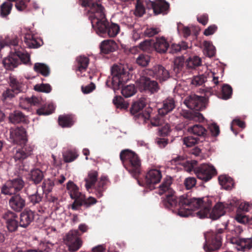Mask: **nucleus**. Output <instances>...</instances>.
I'll return each instance as SVG.
<instances>
[{
    "label": "nucleus",
    "mask_w": 252,
    "mask_h": 252,
    "mask_svg": "<svg viewBox=\"0 0 252 252\" xmlns=\"http://www.w3.org/2000/svg\"><path fill=\"white\" fill-rule=\"evenodd\" d=\"M172 183L171 177H166L163 179L159 187V194L165 193V197L162 198V203L165 208L168 209H175L178 211V214L183 217H187L192 215L193 209L199 208L195 213L196 216L200 219L209 218L216 220L223 216L225 210L232 211L238 205V202L232 200L227 203L219 202L212 208V201L208 198H191L187 194H184L177 197L175 192L171 188Z\"/></svg>",
    "instance_id": "1"
},
{
    "label": "nucleus",
    "mask_w": 252,
    "mask_h": 252,
    "mask_svg": "<svg viewBox=\"0 0 252 252\" xmlns=\"http://www.w3.org/2000/svg\"><path fill=\"white\" fill-rule=\"evenodd\" d=\"M25 186L21 177L7 181L1 187V193L10 196L8 200L10 207L14 211L21 212L26 206V199L18 192Z\"/></svg>",
    "instance_id": "2"
},
{
    "label": "nucleus",
    "mask_w": 252,
    "mask_h": 252,
    "mask_svg": "<svg viewBox=\"0 0 252 252\" xmlns=\"http://www.w3.org/2000/svg\"><path fill=\"white\" fill-rule=\"evenodd\" d=\"M95 6V8L98 9V11L91 13L89 16L92 27L96 33L100 36L103 37L107 36L110 37L116 36L120 31L118 25L109 23L106 18L103 7H99L98 5ZM93 8L95 9V7Z\"/></svg>",
    "instance_id": "3"
},
{
    "label": "nucleus",
    "mask_w": 252,
    "mask_h": 252,
    "mask_svg": "<svg viewBox=\"0 0 252 252\" xmlns=\"http://www.w3.org/2000/svg\"><path fill=\"white\" fill-rule=\"evenodd\" d=\"M120 158L126 169L137 180L141 173V161L137 154L125 149L121 152Z\"/></svg>",
    "instance_id": "4"
},
{
    "label": "nucleus",
    "mask_w": 252,
    "mask_h": 252,
    "mask_svg": "<svg viewBox=\"0 0 252 252\" xmlns=\"http://www.w3.org/2000/svg\"><path fill=\"white\" fill-rule=\"evenodd\" d=\"M128 80V72L122 65H114L111 68V77H109L106 85L114 91L120 89Z\"/></svg>",
    "instance_id": "5"
},
{
    "label": "nucleus",
    "mask_w": 252,
    "mask_h": 252,
    "mask_svg": "<svg viewBox=\"0 0 252 252\" xmlns=\"http://www.w3.org/2000/svg\"><path fill=\"white\" fill-rule=\"evenodd\" d=\"M224 229L220 228L216 231H209L204 234L205 244L204 249L207 252L218 250L222 244V234Z\"/></svg>",
    "instance_id": "6"
},
{
    "label": "nucleus",
    "mask_w": 252,
    "mask_h": 252,
    "mask_svg": "<svg viewBox=\"0 0 252 252\" xmlns=\"http://www.w3.org/2000/svg\"><path fill=\"white\" fill-rule=\"evenodd\" d=\"M174 98L169 97L163 101L162 107L158 109V114L151 120L153 126H160L164 123L163 116L171 112L175 107Z\"/></svg>",
    "instance_id": "7"
},
{
    "label": "nucleus",
    "mask_w": 252,
    "mask_h": 252,
    "mask_svg": "<svg viewBox=\"0 0 252 252\" xmlns=\"http://www.w3.org/2000/svg\"><path fill=\"white\" fill-rule=\"evenodd\" d=\"M81 236V233L78 230H70L66 233L64 241L70 252H76L81 247L83 242Z\"/></svg>",
    "instance_id": "8"
},
{
    "label": "nucleus",
    "mask_w": 252,
    "mask_h": 252,
    "mask_svg": "<svg viewBox=\"0 0 252 252\" xmlns=\"http://www.w3.org/2000/svg\"><path fill=\"white\" fill-rule=\"evenodd\" d=\"M194 173L198 179L207 182L217 174V171L214 166L202 164L196 167L194 170Z\"/></svg>",
    "instance_id": "9"
},
{
    "label": "nucleus",
    "mask_w": 252,
    "mask_h": 252,
    "mask_svg": "<svg viewBox=\"0 0 252 252\" xmlns=\"http://www.w3.org/2000/svg\"><path fill=\"white\" fill-rule=\"evenodd\" d=\"M205 98L196 94H191L188 96L184 100V104L190 109L199 111L204 109Z\"/></svg>",
    "instance_id": "10"
},
{
    "label": "nucleus",
    "mask_w": 252,
    "mask_h": 252,
    "mask_svg": "<svg viewBox=\"0 0 252 252\" xmlns=\"http://www.w3.org/2000/svg\"><path fill=\"white\" fill-rule=\"evenodd\" d=\"M139 87L141 91H144L151 94L157 93L159 90V86L156 81L145 76L140 78Z\"/></svg>",
    "instance_id": "11"
},
{
    "label": "nucleus",
    "mask_w": 252,
    "mask_h": 252,
    "mask_svg": "<svg viewBox=\"0 0 252 252\" xmlns=\"http://www.w3.org/2000/svg\"><path fill=\"white\" fill-rule=\"evenodd\" d=\"M145 73L159 80L160 82L165 81L170 77V73L168 70L161 65H156L151 69H147Z\"/></svg>",
    "instance_id": "12"
},
{
    "label": "nucleus",
    "mask_w": 252,
    "mask_h": 252,
    "mask_svg": "<svg viewBox=\"0 0 252 252\" xmlns=\"http://www.w3.org/2000/svg\"><path fill=\"white\" fill-rule=\"evenodd\" d=\"M33 148V146L28 143L19 145L14 150V159L15 161H23L32 155Z\"/></svg>",
    "instance_id": "13"
},
{
    "label": "nucleus",
    "mask_w": 252,
    "mask_h": 252,
    "mask_svg": "<svg viewBox=\"0 0 252 252\" xmlns=\"http://www.w3.org/2000/svg\"><path fill=\"white\" fill-rule=\"evenodd\" d=\"M2 218L9 232H14L17 230L20 225L18 215L15 213L8 211L3 214Z\"/></svg>",
    "instance_id": "14"
},
{
    "label": "nucleus",
    "mask_w": 252,
    "mask_h": 252,
    "mask_svg": "<svg viewBox=\"0 0 252 252\" xmlns=\"http://www.w3.org/2000/svg\"><path fill=\"white\" fill-rule=\"evenodd\" d=\"M162 174L159 170L152 169L146 174L145 184L150 189H155L154 185L159 183L161 179Z\"/></svg>",
    "instance_id": "15"
},
{
    "label": "nucleus",
    "mask_w": 252,
    "mask_h": 252,
    "mask_svg": "<svg viewBox=\"0 0 252 252\" xmlns=\"http://www.w3.org/2000/svg\"><path fill=\"white\" fill-rule=\"evenodd\" d=\"M10 138L12 142L18 145L27 143L26 131L23 127H17L11 129Z\"/></svg>",
    "instance_id": "16"
},
{
    "label": "nucleus",
    "mask_w": 252,
    "mask_h": 252,
    "mask_svg": "<svg viewBox=\"0 0 252 252\" xmlns=\"http://www.w3.org/2000/svg\"><path fill=\"white\" fill-rule=\"evenodd\" d=\"M230 242L236 245V248L239 251L247 252L252 249V237L244 238L242 237H232Z\"/></svg>",
    "instance_id": "17"
},
{
    "label": "nucleus",
    "mask_w": 252,
    "mask_h": 252,
    "mask_svg": "<svg viewBox=\"0 0 252 252\" xmlns=\"http://www.w3.org/2000/svg\"><path fill=\"white\" fill-rule=\"evenodd\" d=\"M35 213L30 209H25L20 216L19 225L23 228H27L33 221Z\"/></svg>",
    "instance_id": "18"
},
{
    "label": "nucleus",
    "mask_w": 252,
    "mask_h": 252,
    "mask_svg": "<svg viewBox=\"0 0 252 252\" xmlns=\"http://www.w3.org/2000/svg\"><path fill=\"white\" fill-rule=\"evenodd\" d=\"M24 42L29 48H37L43 44L42 39L30 33H25Z\"/></svg>",
    "instance_id": "19"
},
{
    "label": "nucleus",
    "mask_w": 252,
    "mask_h": 252,
    "mask_svg": "<svg viewBox=\"0 0 252 252\" xmlns=\"http://www.w3.org/2000/svg\"><path fill=\"white\" fill-rule=\"evenodd\" d=\"M99 47L102 53L108 54L115 51L118 48V45L113 40L108 39L101 42Z\"/></svg>",
    "instance_id": "20"
},
{
    "label": "nucleus",
    "mask_w": 252,
    "mask_h": 252,
    "mask_svg": "<svg viewBox=\"0 0 252 252\" xmlns=\"http://www.w3.org/2000/svg\"><path fill=\"white\" fill-rule=\"evenodd\" d=\"M3 64L4 67L7 70H13L20 64V61L18 57L16 56L15 52L11 53L10 55L3 61Z\"/></svg>",
    "instance_id": "21"
},
{
    "label": "nucleus",
    "mask_w": 252,
    "mask_h": 252,
    "mask_svg": "<svg viewBox=\"0 0 252 252\" xmlns=\"http://www.w3.org/2000/svg\"><path fill=\"white\" fill-rule=\"evenodd\" d=\"M188 131L194 136L204 138L207 134V130L200 125H195L188 128Z\"/></svg>",
    "instance_id": "22"
},
{
    "label": "nucleus",
    "mask_w": 252,
    "mask_h": 252,
    "mask_svg": "<svg viewBox=\"0 0 252 252\" xmlns=\"http://www.w3.org/2000/svg\"><path fill=\"white\" fill-rule=\"evenodd\" d=\"M169 8V3L164 0H156V5L154 8V13L155 15L162 14H166Z\"/></svg>",
    "instance_id": "23"
},
{
    "label": "nucleus",
    "mask_w": 252,
    "mask_h": 252,
    "mask_svg": "<svg viewBox=\"0 0 252 252\" xmlns=\"http://www.w3.org/2000/svg\"><path fill=\"white\" fill-rule=\"evenodd\" d=\"M29 175V181L32 182L35 185L39 184L44 177L43 172L38 168L32 169Z\"/></svg>",
    "instance_id": "24"
},
{
    "label": "nucleus",
    "mask_w": 252,
    "mask_h": 252,
    "mask_svg": "<svg viewBox=\"0 0 252 252\" xmlns=\"http://www.w3.org/2000/svg\"><path fill=\"white\" fill-rule=\"evenodd\" d=\"M75 121V117L72 115H60L58 118L59 124L62 127H70L74 125Z\"/></svg>",
    "instance_id": "25"
},
{
    "label": "nucleus",
    "mask_w": 252,
    "mask_h": 252,
    "mask_svg": "<svg viewBox=\"0 0 252 252\" xmlns=\"http://www.w3.org/2000/svg\"><path fill=\"white\" fill-rule=\"evenodd\" d=\"M155 50L159 53H165L169 47V44L164 37L158 38L154 43Z\"/></svg>",
    "instance_id": "26"
},
{
    "label": "nucleus",
    "mask_w": 252,
    "mask_h": 252,
    "mask_svg": "<svg viewBox=\"0 0 252 252\" xmlns=\"http://www.w3.org/2000/svg\"><path fill=\"white\" fill-rule=\"evenodd\" d=\"M76 71L82 72L85 71L88 68L90 60L87 57L80 56L76 58Z\"/></svg>",
    "instance_id": "27"
},
{
    "label": "nucleus",
    "mask_w": 252,
    "mask_h": 252,
    "mask_svg": "<svg viewBox=\"0 0 252 252\" xmlns=\"http://www.w3.org/2000/svg\"><path fill=\"white\" fill-rule=\"evenodd\" d=\"M9 120L13 124L25 123L26 121V117L20 111L15 110L9 114Z\"/></svg>",
    "instance_id": "28"
},
{
    "label": "nucleus",
    "mask_w": 252,
    "mask_h": 252,
    "mask_svg": "<svg viewBox=\"0 0 252 252\" xmlns=\"http://www.w3.org/2000/svg\"><path fill=\"white\" fill-rule=\"evenodd\" d=\"M98 173L94 170H91L88 173V176L85 179V187L89 190L94 186L97 180Z\"/></svg>",
    "instance_id": "29"
},
{
    "label": "nucleus",
    "mask_w": 252,
    "mask_h": 252,
    "mask_svg": "<svg viewBox=\"0 0 252 252\" xmlns=\"http://www.w3.org/2000/svg\"><path fill=\"white\" fill-rule=\"evenodd\" d=\"M68 190L71 198H78L82 196L83 194L79 192L78 187L71 181L68 182L66 185Z\"/></svg>",
    "instance_id": "30"
},
{
    "label": "nucleus",
    "mask_w": 252,
    "mask_h": 252,
    "mask_svg": "<svg viewBox=\"0 0 252 252\" xmlns=\"http://www.w3.org/2000/svg\"><path fill=\"white\" fill-rule=\"evenodd\" d=\"M108 180L106 177L102 176L95 187V194L97 197L100 198L103 196V193L106 189V185Z\"/></svg>",
    "instance_id": "31"
},
{
    "label": "nucleus",
    "mask_w": 252,
    "mask_h": 252,
    "mask_svg": "<svg viewBox=\"0 0 252 252\" xmlns=\"http://www.w3.org/2000/svg\"><path fill=\"white\" fill-rule=\"evenodd\" d=\"M33 70L44 77L48 76L50 74L49 67L45 63H36L34 64Z\"/></svg>",
    "instance_id": "32"
},
{
    "label": "nucleus",
    "mask_w": 252,
    "mask_h": 252,
    "mask_svg": "<svg viewBox=\"0 0 252 252\" xmlns=\"http://www.w3.org/2000/svg\"><path fill=\"white\" fill-rule=\"evenodd\" d=\"M78 3L82 7H90L91 12V13H94L98 11V9L97 8H95V9H93V8H95L96 5H98L99 7H103L100 3L94 2V0H78Z\"/></svg>",
    "instance_id": "33"
},
{
    "label": "nucleus",
    "mask_w": 252,
    "mask_h": 252,
    "mask_svg": "<svg viewBox=\"0 0 252 252\" xmlns=\"http://www.w3.org/2000/svg\"><path fill=\"white\" fill-rule=\"evenodd\" d=\"M135 120L137 123L140 124H146L150 123V124L153 126L151 123V120L153 118H150V115L148 112L145 111L144 112L139 113L135 115H134Z\"/></svg>",
    "instance_id": "34"
},
{
    "label": "nucleus",
    "mask_w": 252,
    "mask_h": 252,
    "mask_svg": "<svg viewBox=\"0 0 252 252\" xmlns=\"http://www.w3.org/2000/svg\"><path fill=\"white\" fill-rule=\"evenodd\" d=\"M13 4L10 1H5L0 5V16L6 18L11 13Z\"/></svg>",
    "instance_id": "35"
},
{
    "label": "nucleus",
    "mask_w": 252,
    "mask_h": 252,
    "mask_svg": "<svg viewBox=\"0 0 252 252\" xmlns=\"http://www.w3.org/2000/svg\"><path fill=\"white\" fill-rule=\"evenodd\" d=\"M219 182L224 189H231L233 182L232 179L225 175H220L218 178Z\"/></svg>",
    "instance_id": "36"
},
{
    "label": "nucleus",
    "mask_w": 252,
    "mask_h": 252,
    "mask_svg": "<svg viewBox=\"0 0 252 252\" xmlns=\"http://www.w3.org/2000/svg\"><path fill=\"white\" fill-rule=\"evenodd\" d=\"M5 45L9 46L10 48L13 47L14 52L15 49L17 50H20L19 46V39L17 35H12L11 37H7L3 41Z\"/></svg>",
    "instance_id": "37"
},
{
    "label": "nucleus",
    "mask_w": 252,
    "mask_h": 252,
    "mask_svg": "<svg viewBox=\"0 0 252 252\" xmlns=\"http://www.w3.org/2000/svg\"><path fill=\"white\" fill-rule=\"evenodd\" d=\"M28 198L30 203L32 205L39 204L42 200L43 196L38 193V187L35 188V192L31 194L27 193Z\"/></svg>",
    "instance_id": "38"
},
{
    "label": "nucleus",
    "mask_w": 252,
    "mask_h": 252,
    "mask_svg": "<svg viewBox=\"0 0 252 252\" xmlns=\"http://www.w3.org/2000/svg\"><path fill=\"white\" fill-rule=\"evenodd\" d=\"M145 106V103L143 100H139L133 103L130 109V111L132 115H135L139 113Z\"/></svg>",
    "instance_id": "39"
},
{
    "label": "nucleus",
    "mask_w": 252,
    "mask_h": 252,
    "mask_svg": "<svg viewBox=\"0 0 252 252\" xmlns=\"http://www.w3.org/2000/svg\"><path fill=\"white\" fill-rule=\"evenodd\" d=\"M9 83L11 89L15 91L16 94H19L22 91V84L13 76H10L9 78Z\"/></svg>",
    "instance_id": "40"
},
{
    "label": "nucleus",
    "mask_w": 252,
    "mask_h": 252,
    "mask_svg": "<svg viewBox=\"0 0 252 252\" xmlns=\"http://www.w3.org/2000/svg\"><path fill=\"white\" fill-rule=\"evenodd\" d=\"M185 118L189 120L201 121L204 119L203 116L199 112L186 111L183 114Z\"/></svg>",
    "instance_id": "41"
},
{
    "label": "nucleus",
    "mask_w": 252,
    "mask_h": 252,
    "mask_svg": "<svg viewBox=\"0 0 252 252\" xmlns=\"http://www.w3.org/2000/svg\"><path fill=\"white\" fill-rule=\"evenodd\" d=\"M15 54L16 56L18 57V60L20 61V64L22 62L24 64H28L30 63V55L27 52L25 53L23 52V49L21 50H17L15 49Z\"/></svg>",
    "instance_id": "42"
},
{
    "label": "nucleus",
    "mask_w": 252,
    "mask_h": 252,
    "mask_svg": "<svg viewBox=\"0 0 252 252\" xmlns=\"http://www.w3.org/2000/svg\"><path fill=\"white\" fill-rule=\"evenodd\" d=\"M55 109V105L50 103L47 106L45 105L44 107L38 109L36 110V113L38 115H48L53 113Z\"/></svg>",
    "instance_id": "43"
},
{
    "label": "nucleus",
    "mask_w": 252,
    "mask_h": 252,
    "mask_svg": "<svg viewBox=\"0 0 252 252\" xmlns=\"http://www.w3.org/2000/svg\"><path fill=\"white\" fill-rule=\"evenodd\" d=\"M41 99L35 96L32 97H21L20 100V105L22 106V103H27L30 105L38 106L40 104Z\"/></svg>",
    "instance_id": "44"
},
{
    "label": "nucleus",
    "mask_w": 252,
    "mask_h": 252,
    "mask_svg": "<svg viewBox=\"0 0 252 252\" xmlns=\"http://www.w3.org/2000/svg\"><path fill=\"white\" fill-rule=\"evenodd\" d=\"M55 186V182L50 178L45 179L42 184V189L46 194H48L52 191Z\"/></svg>",
    "instance_id": "45"
},
{
    "label": "nucleus",
    "mask_w": 252,
    "mask_h": 252,
    "mask_svg": "<svg viewBox=\"0 0 252 252\" xmlns=\"http://www.w3.org/2000/svg\"><path fill=\"white\" fill-rule=\"evenodd\" d=\"M113 103L117 108L126 109L128 107V104L126 103L124 98L120 96H115L113 99Z\"/></svg>",
    "instance_id": "46"
},
{
    "label": "nucleus",
    "mask_w": 252,
    "mask_h": 252,
    "mask_svg": "<svg viewBox=\"0 0 252 252\" xmlns=\"http://www.w3.org/2000/svg\"><path fill=\"white\" fill-rule=\"evenodd\" d=\"M136 92V89L134 85H127L122 89L121 93L125 97L133 95Z\"/></svg>",
    "instance_id": "47"
},
{
    "label": "nucleus",
    "mask_w": 252,
    "mask_h": 252,
    "mask_svg": "<svg viewBox=\"0 0 252 252\" xmlns=\"http://www.w3.org/2000/svg\"><path fill=\"white\" fill-rule=\"evenodd\" d=\"M150 62V56L145 54H140L136 59V63L142 67L146 66Z\"/></svg>",
    "instance_id": "48"
},
{
    "label": "nucleus",
    "mask_w": 252,
    "mask_h": 252,
    "mask_svg": "<svg viewBox=\"0 0 252 252\" xmlns=\"http://www.w3.org/2000/svg\"><path fill=\"white\" fill-rule=\"evenodd\" d=\"M184 67V62L180 59H177L175 60L172 67L173 71L176 76L181 73Z\"/></svg>",
    "instance_id": "49"
},
{
    "label": "nucleus",
    "mask_w": 252,
    "mask_h": 252,
    "mask_svg": "<svg viewBox=\"0 0 252 252\" xmlns=\"http://www.w3.org/2000/svg\"><path fill=\"white\" fill-rule=\"evenodd\" d=\"M222 98L223 99H229L232 94V88L228 84H224L221 88Z\"/></svg>",
    "instance_id": "50"
},
{
    "label": "nucleus",
    "mask_w": 252,
    "mask_h": 252,
    "mask_svg": "<svg viewBox=\"0 0 252 252\" xmlns=\"http://www.w3.org/2000/svg\"><path fill=\"white\" fill-rule=\"evenodd\" d=\"M188 47L187 43L184 41L180 44H172L170 48V52L172 53H177L182 50H186Z\"/></svg>",
    "instance_id": "51"
},
{
    "label": "nucleus",
    "mask_w": 252,
    "mask_h": 252,
    "mask_svg": "<svg viewBox=\"0 0 252 252\" xmlns=\"http://www.w3.org/2000/svg\"><path fill=\"white\" fill-rule=\"evenodd\" d=\"M201 60L198 56L190 57L188 61V66L189 68H195L201 65Z\"/></svg>",
    "instance_id": "52"
},
{
    "label": "nucleus",
    "mask_w": 252,
    "mask_h": 252,
    "mask_svg": "<svg viewBox=\"0 0 252 252\" xmlns=\"http://www.w3.org/2000/svg\"><path fill=\"white\" fill-rule=\"evenodd\" d=\"M34 89L39 92L49 93L51 91L52 88L49 84H41L35 85Z\"/></svg>",
    "instance_id": "53"
},
{
    "label": "nucleus",
    "mask_w": 252,
    "mask_h": 252,
    "mask_svg": "<svg viewBox=\"0 0 252 252\" xmlns=\"http://www.w3.org/2000/svg\"><path fill=\"white\" fill-rule=\"evenodd\" d=\"M199 141V138L193 136H189L185 137L184 139V143L187 147H192L198 143Z\"/></svg>",
    "instance_id": "54"
},
{
    "label": "nucleus",
    "mask_w": 252,
    "mask_h": 252,
    "mask_svg": "<svg viewBox=\"0 0 252 252\" xmlns=\"http://www.w3.org/2000/svg\"><path fill=\"white\" fill-rule=\"evenodd\" d=\"M15 91L11 89H7L4 91L2 94V100L5 101L7 100H10L15 96L16 94Z\"/></svg>",
    "instance_id": "55"
},
{
    "label": "nucleus",
    "mask_w": 252,
    "mask_h": 252,
    "mask_svg": "<svg viewBox=\"0 0 252 252\" xmlns=\"http://www.w3.org/2000/svg\"><path fill=\"white\" fill-rule=\"evenodd\" d=\"M162 125V124L158 126H161V127L158 128V134L161 136H166L169 134L171 131L170 125L168 124H165L163 126Z\"/></svg>",
    "instance_id": "56"
},
{
    "label": "nucleus",
    "mask_w": 252,
    "mask_h": 252,
    "mask_svg": "<svg viewBox=\"0 0 252 252\" xmlns=\"http://www.w3.org/2000/svg\"><path fill=\"white\" fill-rule=\"evenodd\" d=\"M145 13V8L143 4L141 3V0H137V3L135 6L136 16L141 17Z\"/></svg>",
    "instance_id": "57"
},
{
    "label": "nucleus",
    "mask_w": 252,
    "mask_h": 252,
    "mask_svg": "<svg viewBox=\"0 0 252 252\" xmlns=\"http://www.w3.org/2000/svg\"><path fill=\"white\" fill-rule=\"evenodd\" d=\"M184 184L187 189H190L195 186L196 180L194 177H189L185 180Z\"/></svg>",
    "instance_id": "58"
},
{
    "label": "nucleus",
    "mask_w": 252,
    "mask_h": 252,
    "mask_svg": "<svg viewBox=\"0 0 252 252\" xmlns=\"http://www.w3.org/2000/svg\"><path fill=\"white\" fill-rule=\"evenodd\" d=\"M208 128L213 136L217 137L219 135L220 133V127L217 124L212 123L208 126Z\"/></svg>",
    "instance_id": "59"
},
{
    "label": "nucleus",
    "mask_w": 252,
    "mask_h": 252,
    "mask_svg": "<svg viewBox=\"0 0 252 252\" xmlns=\"http://www.w3.org/2000/svg\"><path fill=\"white\" fill-rule=\"evenodd\" d=\"M10 1H15V7L19 11H23L27 8L26 0H8Z\"/></svg>",
    "instance_id": "60"
},
{
    "label": "nucleus",
    "mask_w": 252,
    "mask_h": 252,
    "mask_svg": "<svg viewBox=\"0 0 252 252\" xmlns=\"http://www.w3.org/2000/svg\"><path fill=\"white\" fill-rule=\"evenodd\" d=\"M206 77L204 75L194 76L192 80L191 84L195 86L202 85L205 81Z\"/></svg>",
    "instance_id": "61"
},
{
    "label": "nucleus",
    "mask_w": 252,
    "mask_h": 252,
    "mask_svg": "<svg viewBox=\"0 0 252 252\" xmlns=\"http://www.w3.org/2000/svg\"><path fill=\"white\" fill-rule=\"evenodd\" d=\"M204 45L207 51L208 56L209 57H213L215 55V49L214 46L211 45V44L207 41H205Z\"/></svg>",
    "instance_id": "62"
},
{
    "label": "nucleus",
    "mask_w": 252,
    "mask_h": 252,
    "mask_svg": "<svg viewBox=\"0 0 252 252\" xmlns=\"http://www.w3.org/2000/svg\"><path fill=\"white\" fill-rule=\"evenodd\" d=\"M83 202H84V206L86 208L90 207L91 205H94L97 202L96 199L93 197H89L87 199H86L84 195H82Z\"/></svg>",
    "instance_id": "63"
},
{
    "label": "nucleus",
    "mask_w": 252,
    "mask_h": 252,
    "mask_svg": "<svg viewBox=\"0 0 252 252\" xmlns=\"http://www.w3.org/2000/svg\"><path fill=\"white\" fill-rule=\"evenodd\" d=\"M77 156L75 153L69 152L63 156L64 160L65 162H70L74 160Z\"/></svg>",
    "instance_id": "64"
}]
</instances>
